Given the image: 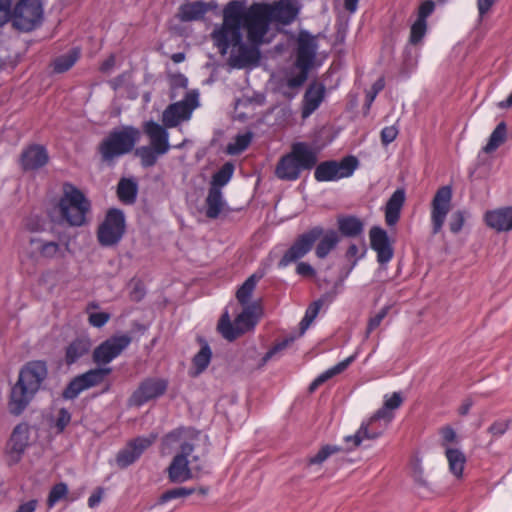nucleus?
I'll return each mask as SVG.
<instances>
[{"mask_svg": "<svg viewBox=\"0 0 512 512\" xmlns=\"http://www.w3.org/2000/svg\"><path fill=\"white\" fill-rule=\"evenodd\" d=\"M270 4L253 3L248 8L239 0L230 1L223 10V23L214 29L211 36L221 55L228 51L226 32H233L237 43L241 40V28L247 31L250 43L262 44L269 31L271 14Z\"/></svg>", "mask_w": 512, "mask_h": 512, "instance_id": "1", "label": "nucleus"}, {"mask_svg": "<svg viewBox=\"0 0 512 512\" xmlns=\"http://www.w3.org/2000/svg\"><path fill=\"white\" fill-rule=\"evenodd\" d=\"M340 240V235L336 230H325L320 225L313 226L296 237L293 244L279 260L278 267L284 268L290 263L303 258L312 250L317 241L315 255L319 259H324L337 247Z\"/></svg>", "mask_w": 512, "mask_h": 512, "instance_id": "2", "label": "nucleus"}, {"mask_svg": "<svg viewBox=\"0 0 512 512\" xmlns=\"http://www.w3.org/2000/svg\"><path fill=\"white\" fill-rule=\"evenodd\" d=\"M43 19L41 0H18L12 8V0H0V27L11 22L12 26L23 32L38 27Z\"/></svg>", "mask_w": 512, "mask_h": 512, "instance_id": "3", "label": "nucleus"}, {"mask_svg": "<svg viewBox=\"0 0 512 512\" xmlns=\"http://www.w3.org/2000/svg\"><path fill=\"white\" fill-rule=\"evenodd\" d=\"M318 161L317 151L306 142H295L290 152L281 156L275 167V176L282 181H296L302 171L314 169Z\"/></svg>", "mask_w": 512, "mask_h": 512, "instance_id": "4", "label": "nucleus"}, {"mask_svg": "<svg viewBox=\"0 0 512 512\" xmlns=\"http://www.w3.org/2000/svg\"><path fill=\"white\" fill-rule=\"evenodd\" d=\"M91 201L83 191L72 183L63 184V195L58 207L61 217L72 227H81L87 223V214L91 211Z\"/></svg>", "mask_w": 512, "mask_h": 512, "instance_id": "5", "label": "nucleus"}, {"mask_svg": "<svg viewBox=\"0 0 512 512\" xmlns=\"http://www.w3.org/2000/svg\"><path fill=\"white\" fill-rule=\"evenodd\" d=\"M140 138V131L133 126L113 129L100 142L98 152L102 161L111 162L115 158L131 152Z\"/></svg>", "mask_w": 512, "mask_h": 512, "instance_id": "6", "label": "nucleus"}, {"mask_svg": "<svg viewBox=\"0 0 512 512\" xmlns=\"http://www.w3.org/2000/svg\"><path fill=\"white\" fill-rule=\"evenodd\" d=\"M317 42L313 35L306 30H301L297 39L296 59L294 65L300 71L297 75L288 78L289 88L301 87L308 79L309 71L313 67L316 54Z\"/></svg>", "mask_w": 512, "mask_h": 512, "instance_id": "7", "label": "nucleus"}, {"mask_svg": "<svg viewBox=\"0 0 512 512\" xmlns=\"http://www.w3.org/2000/svg\"><path fill=\"white\" fill-rule=\"evenodd\" d=\"M126 232L124 212L119 208H110L97 229V240L103 247L117 245Z\"/></svg>", "mask_w": 512, "mask_h": 512, "instance_id": "8", "label": "nucleus"}, {"mask_svg": "<svg viewBox=\"0 0 512 512\" xmlns=\"http://www.w3.org/2000/svg\"><path fill=\"white\" fill-rule=\"evenodd\" d=\"M257 321V317L253 312L252 307L247 306L235 318L234 322H231L228 311H225L218 321L217 330L224 339L232 342L246 332L253 330Z\"/></svg>", "mask_w": 512, "mask_h": 512, "instance_id": "9", "label": "nucleus"}, {"mask_svg": "<svg viewBox=\"0 0 512 512\" xmlns=\"http://www.w3.org/2000/svg\"><path fill=\"white\" fill-rule=\"evenodd\" d=\"M359 161L355 156L349 155L337 160H326L314 167V178L317 182H331L353 175Z\"/></svg>", "mask_w": 512, "mask_h": 512, "instance_id": "10", "label": "nucleus"}, {"mask_svg": "<svg viewBox=\"0 0 512 512\" xmlns=\"http://www.w3.org/2000/svg\"><path fill=\"white\" fill-rule=\"evenodd\" d=\"M226 39L228 49L233 46L237 48V54L232 53L229 57V64L238 69L248 67L250 65H257L261 58V52L259 46L261 44L250 43L247 45L243 42V35L241 34V40L237 43L234 38L233 32H226Z\"/></svg>", "mask_w": 512, "mask_h": 512, "instance_id": "11", "label": "nucleus"}, {"mask_svg": "<svg viewBox=\"0 0 512 512\" xmlns=\"http://www.w3.org/2000/svg\"><path fill=\"white\" fill-rule=\"evenodd\" d=\"M131 342L129 334L110 336L93 350L92 360L98 366H105L121 355Z\"/></svg>", "mask_w": 512, "mask_h": 512, "instance_id": "12", "label": "nucleus"}, {"mask_svg": "<svg viewBox=\"0 0 512 512\" xmlns=\"http://www.w3.org/2000/svg\"><path fill=\"white\" fill-rule=\"evenodd\" d=\"M169 381L160 377L143 379L137 389L129 397V405L141 407L149 401L163 396L168 389Z\"/></svg>", "mask_w": 512, "mask_h": 512, "instance_id": "13", "label": "nucleus"}, {"mask_svg": "<svg viewBox=\"0 0 512 512\" xmlns=\"http://www.w3.org/2000/svg\"><path fill=\"white\" fill-rule=\"evenodd\" d=\"M453 191L450 185L441 186L437 189L431 201V227L432 234L441 232L446 217L451 209Z\"/></svg>", "mask_w": 512, "mask_h": 512, "instance_id": "14", "label": "nucleus"}, {"mask_svg": "<svg viewBox=\"0 0 512 512\" xmlns=\"http://www.w3.org/2000/svg\"><path fill=\"white\" fill-rule=\"evenodd\" d=\"M156 439L157 434L151 433L147 437L139 436L130 440L123 449L118 451L116 455L117 466L120 469H125L135 463Z\"/></svg>", "mask_w": 512, "mask_h": 512, "instance_id": "15", "label": "nucleus"}, {"mask_svg": "<svg viewBox=\"0 0 512 512\" xmlns=\"http://www.w3.org/2000/svg\"><path fill=\"white\" fill-rule=\"evenodd\" d=\"M48 374V364L45 360H31L22 366L17 380L37 393L42 389Z\"/></svg>", "mask_w": 512, "mask_h": 512, "instance_id": "16", "label": "nucleus"}, {"mask_svg": "<svg viewBox=\"0 0 512 512\" xmlns=\"http://www.w3.org/2000/svg\"><path fill=\"white\" fill-rule=\"evenodd\" d=\"M370 247L376 252L377 262L381 266L389 263L394 256V247L386 230L373 226L369 230Z\"/></svg>", "mask_w": 512, "mask_h": 512, "instance_id": "17", "label": "nucleus"}, {"mask_svg": "<svg viewBox=\"0 0 512 512\" xmlns=\"http://www.w3.org/2000/svg\"><path fill=\"white\" fill-rule=\"evenodd\" d=\"M49 159L50 157L45 146L30 144L21 151L18 164L23 172H32L47 165Z\"/></svg>", "mask_w": 512, "mask_h": 512, "instance_id": "18", "label": "nucleus"}, {"mask_svg": "<svg viewBox=\"0 0 512 512\" xmlns=\"http://www.w3.org/2000/svg\"><path fill=\"white\" fill-rule=\"evenodd\" d=\"M29 446V425L25 422L17 424L7 442V454L14 463H18Z\"/></svg>", "mask_w": 512, "mask_h": 512, "instance_id": "19", "label": "nucleus"}, {"mask_svg": "<svg viewBox=\"0 0 512 512\" xmlns=\"http://www.w3.org/2000/svg\"><path fill=\"white\" fill-rule=\"evenodd\" d=\"M325 96V85L317 80L311 81L301 102V117L306 119L311 116L320 107Z\"/></svg>", "mask_w": 512, "mask_h": 512, "instance_id": "20", "label": "nucleus"}, {"mask_svg": "<svg viewBox=\"0 0 512 512\" xmlns=\"http://www.w3.org/2000/svg\"><path fill=\"white\" fill-rule=\"evenodd\" d=\"M35 395V391L17 380L11 388L8 399L9 413L13 416H20L26 410Z\"/></svg>", "mask_w": 512, "mask_h": 512, "instance_id": "21", "label": "nucleus"}, {"mask_svg": "<svg viewBox=\"0 0 512 512\" xmlns=\"http://www.w3.org/2000/svg\"><path fill=\"white\" fill-rule=\"evenodd\" d=\"M92 348V341L88 336H77L64 348L63 362L70 367L87 356Z\"/></svg>", "mask_w": 512, "mask_h": 512, "instance_id": "22", "label": "nucleus"}, {"mask_svg": "<svg viewBox=\"0 0 512 512\" xmlns=\"http://www.w3.org/2000/svg\"><path fill=\"white\" fill-rule=\"evenodd\" d=\"M269 12L272 22L282 25L291 24L300 12V6L291 0H279L270 4Z\"/></svg>", "mask_w": 512, "mask_h": 512, "instance_id": "23", "label": "nucleus"}, {"mask_svg": "<svg viewBox=\"0 0 512 512\" xmlns=\"http://www.w3.org/2000/svg\"><path fill=\"white\" fill-rule=\"evenodd\" d=\"M212 9V5L209 2L196 0L193 2H185L178 8L176 17L181 22H192L204 19L207 12Z\"/></svg>", "mask_w": 512, "mask_h": 512, "instance_id": "24", "label": "nucleus"}, {"mask_svg": "<svg viewBox=\"0 0 512 512\" xmlns=\"http://www.w3.org/2000/svg\"><path fill=\"white\" fill-rule=\"evenodd\" d=\"M144 132L150 138L151 146L156 148L158 152H168L170 148L169 134L164 126L150 120L145 123Z\"/></svg>", "mask_w": 512, "mask_h": 512, "instance_id": "25", "label": "nucleus"}, {"mask_svg": "<svg viewBox=\"0 0 512 512\" xmlns=\"http://www.w3.org/2000/svg\"><path fill=\"white\" fill-rule=\"evenodd\" d=\"M485 222L498 232L512 230V206L487 211Z\"/></svg>", "mask_w": 512, "mask_h": 512, "instance_id": "26", "label": "nucleus"}, {"mask_svg": "<svg viewBox=\"0 0 512 512\" xmlns=\"http://www.w3.org/2000/svg\"><path fill=\"white\" fill-rule=\"evenodd\" d=\"M191 114V108H188L185 102H175L163 111L162 121L165 127L173 128L181 121L190 119Z\"/></svg>", "mask_w": 512, "mask_h": 512, "instance_id": "27", "label": "nucleus"}, {"mask_svg": "<svg viewBox=\"0 0 512 512\" xmlns=\"http://www.w3.org/2000/svg\"><path fill=\"white\" fill-rule=\"evenodd\" d=\"M374 424L375 423H372L370 418L367 423L361 424L360 428L354 435L345 436L344 442L347 444V450L351 451L359 447L365 439L375 440L379 438L382 435L383 430L374 429Z\"/></svg>", "mask_w": 512, "mask_h": 512, "instance_id": "28", "label": "nucleus"}, {"mask_svg": "<svg viewBox=\"0 0 512 512\" xmlns=\"http://www.w3.org/2000/svg\"><path fill=\"white\" fill-rule=\"evenodd\" d=\"M190 461L182 456H174L167 467L168 479L171 483H183L193 477L192 470L189 467Z\"/></svg>", "mask_w": 512, "mask_h": 512, "instance_id": "29", "label": "nucleus"}, {"mask_svg": "<svg viewBox=\"0 0 512 512\" xmlns=\"http://www.w3.org/2000/svg\"><path fill=\"white\" fill-rule=\"evenodd\" d=\"M405 197V190L398 188L388 199L385 207V221L388 226H394L399 221Z\"/></svg>", "mask_w": 512, "mask_h": 512, "instance_id": "30", "label": "nucleus"}, {"mask_svg": "<svg viewBox=\"0 0 512 512\" xmlns=\"http://www.w3.org/2000/svg\"><path fill=\"white\" fill-rule=\"evenodd\" d=\"M338 234L346 238H356L363 234L364 223L354 215H340L337 217Z\"/></svg>", "mask_w": 512, "mask_h": 512, "instance_id": "31", "label": "nucleus"}, {"mask_svg": "<svg viewBox=\"0 0 512 512\" xmlns=\"http://www.w3.org/2000/svg\"><path fill=\"white\" fill-rule=\"evenodd\" d=\"M313 320L306 315L302 318V320L299 323V333L298 335H290L282 339L281 341L275 343L263 356L262 361L263 363H266L269 361L274 355L279 353L280 351L286 349L290 344H292L297 337H300L304 335L306 330L309 328V326L312 324Z\"/></svg>", "mask_w": 512, "mask_h": 512, "instance_id": "32", "label": "nucleus"}, {"mask_svg": "<svg viewBox=\"0 0 512 512\" xmlns=\"http://www.w3.org/2000/svg\"><path fill=\"white\" fill-rule=\"evenodd\" d=\"M403 403V398L400 392H394L389 398H386L383 406L378 409L371 417V422L376 423L383 420L386 424L391 422L394 414L393 410L399 408Z\"/></svg>", "mask_w": 512, "mask_h": 512, "instance_id": "33", "label": "nucleus"}, {"mask_svg": "<svg viewBox=\"0 0 512 512\" xmlns=\"http://www.w3.org/2000/svg\"><path fill=\"white\" fill-rule=\"evenodd\" d=\"M138 195V184L133 178H121L117 185V197L126 205L136 202Z\"/></svg>", "mask_w": 512, "mask_h": 512, "instance_id": "34", "label": "nucleus"}, {"mask_svg": "<svg viewBox=\"0 0 512 512\" xmlns=\"http://www.w3.org/2000/svg\"><path fill=\"white\" fill-rule=\"evenodd\" d=\"M445 456L449 464L450 472L458 479L462 478L463 470L466 464L465 454L457 448L447 447Z\"/></svg>", "mask_w": 512, "mask_h": 512, "instance_id": "35", "label": "nucleus"}, {"mask_svg": "<svg viewBox=\"0 0 512 512\" xmlns=\"http://www.w3.org/2000/svg\"><path fill=\"white\" fill-rule=\"evenodd\" d=\"M225 202L221 190L209 188L206 197V216L210 219H216L223 211Z\"/></svg>", "mask_w": 512, "mask_h": 512, "instance_id": "36", "label": "nucleus"}, {"mask_svg": "<svg viewBox=\"0 0 512 512\" xmlns=\"http://www.w3.org/2000/svg\"><path fill=\"white\" fill-rule=\"evenodd\" d=\"M81 52L78 47L70 49L66 54L60 55L52 63L55 73H64L70 70L80 58Z\"/></svg>", "mask_w": 512, "mask_h": 512, "instance_id": "37", "label": "nucleus"}, {"mask_svg": "<svg viewBox=\"0 0 512 512\" xmlns=\"http://www.w3.org/2000/svg\"><path fill=\"white\" fill-rule=\"evenodd\" d=\"M212 358V351L209 344L203 341V345L200 350L195 354L192 359V365L194 372H191V376L196 377L203 373L210 364Z\"/></svg>", "mask_w": 512, "mask_h": 512, "instance_id": "38", "label": "nucleus"}, {"mask_svg": "<svg viewBox=\"0 0 512 512\" xmlns=\"http://www.w3.org/2000/svg\"><path fill=\"white\" fill-rule=\"evenodd\" d=\"M111 372L112 368L110 367L98 366L79 375L86 389H90L100 385Z\"/></svg>", "mask_w": 512, "mask_h": 512, "instance_id": "39", "label": "nucleus"}, {"mask_svg": "<svg viewBox=\"0 0 512 512\" xmlns=\"http://www.w3.org/2000/svg\"><path fill=\"white\" fill-rule=\"evenodd\" d=\"M506 137L507 126L506 123L502 121L495 127L488 139L487 144L482 148V151L486 154L494 152L506 141Z\"/></svg>", "mask_w": 512, "mask_h": 512, "instance_id": "40", "label": "nucleus"}, {"mask_svg": "<svg viewBox=\"0 0 512 512\" xmlns=\"http://www.w3.org/2000/svg\"><path fill=\"white\" fill-rule=\"evenodd\" d=\"M260 278H261V276L252 274L237 289L236 298L241 305L246 306L250 303L252 293L255 290L257 282L260 280Z\"/></svg>", "mask_w": 512, "mask_h": 512, "instance_id": "41", "label": "nucleus"}, {"mask_svg": "<svg viewBox=\"0 0 512 512\" xmlns=\"http://www.w3.org/2000/svg\"><path fill=\"white\" fill-rule=\"evenodd\" d=\"M234 170L235 166L232 162H225L221 168L213 174L210 188L221 190L232 178Z\"/></svg>", "mask_w": 512, "mask_h": 512, "instance_id": "42", "label": "nucleus"}, {"mask_svg": "<svg viewBox=\"0 0 512 512\" xmlns=\"http://www.w3.org/2000/svg\"><path fill=\"white\" fill-rule=\"evenodd\" d=\"M344 449L338 445L327 444L320 448V450L311 457L307 458V467L321 466L330 456L342 452Z\"/></svg>", "mask_w": 512, "mask_h": 512, "instance_id": "43", "label": "nucleus"}, {"mask_svg": "<svg viewBox=\"0 0 512 512\" xmlns=\"http://www.w3.org/2000/svg\"><path fill=\"white\" fill-rule=\"evenodd\" d=\"M199 432L193 428L186 427H178L167 433L163 439L162 443L166 446H171L177 442H179L183 437H192L196 438Z\"/></svg>", "mask_w": 512, "mask_h": 512, "instance_id": "44", "label": "nucleus"}, {"mask_svg": "<svg viewBox=\"0 0 512 512\" xmlns=\"http://www.w3.org/2000/svg\"><path fill=\"white\" fill-rule=\"evenodd\" d=\"M153 146H141L136 149L135 155L141 159V165L144 168L152 167L156 164L158 155H163Z\"/></svg>", "mask_w": 512, "mask_h": 512, "instance_id": "45", "label": "nucleus"}, {"mask_svg": "<svg viewBox=\"0 0 512 512\" xmlns=\"http://www.w3.org/2000/svg\"><path fill=\"white\" fill-rule=\"evenodd\" d=\"M87 390L80 375L75 376L73 379L69 381L66 387L63 389L61 393V397L64 400H74L76 399L83 391Z\"/></svg>", "mask_w": 512, "mask_h": 512, "instance_id": "46", "label": "nucleus"}, {"mask_svg": "<svg viewBox=\"0 0 512 512\" xmlns=\"http://www.w3.org/2000/svg\"><path fill=\"white\" fill-rule=\"evenodd\" d=\"M31 245L38 244V252L44 258H53L60 250V246L55 241H44L38 238L30 240Z\"/></svg>", "mask_w": 512, "mask_h": 512, "instance_id": "47", "label": "nucleus"}, {"mask_svg": "<svg viewBox=\"0 0 512 512\" xmlns=\"http://www.w3.org/2000/svg\"><path fill=\"white\" fill-rule=\"evenodd\" d=\"M195 492L194 488H187V487H176L169 490H166L161 494V496L158 498L157 503L159 505L165 504L171 500L178 499V498H184L187 496L192 495Z\"/></svg>", "mask_w": 512, "mask_h": 512, "instance_id": "48", "label": "nucleus"}, {"mask_svg": "<svg viewBox=\"0 0 512 512\" xmlns=\"http://www.w3.org/2000/svg\"><path fill=\"white\" fill-rule=\"evenodd\" d=\"M252 133L246 132L243 134H238L235 137V142L233 144H229L227 151L231 155H237L246 150L249 146V144L252 141Z\"/></svg>", "mask_w": 512, "mask_h": 512, "instance_id": "49", "label": "nucleus"}, {"mask_svg": "<svg viewBox=\"0 0 512 512\" xmlns=\"http://www.w3.org/2000/svg\"><path fill=\"white\" fill-rule=\"evenodd\" d=\"M68 494V486L64 482L56 483L52 486L49 491L47 498V506L48 508H52L55 506L57 502L64 499Z\"/></svg>", "mask_w": 512, "mask_h": 512, "instance_id": "50", "label": "nucleus"}, {"mask_svg": "<svg viewBox=\"0 0 512 512\" xmlns=\"http://www.w3.org/2000/svg\"><path fill=\"white\" fill-rule=\"evenodd\" d=\"M427 32V21L416 19L410 29L409 43L412 45L419 44Z\"/></svg>", "mask_w": 512, "mask_h": 512, "instance_id": "51", "label": "nucleus"}, {"mask_svg": "<svg viewBox=\"0 0 512 512\" xmlns=\"http://www.w3.org/2000/svg\"><path fill=\"white\" fill-rule=\"evenodd\" d=\"M71 413L68 409L62 407L58 410L57 416L54 421V428L57 434H61L65 431L66 427L71 422Z\"/></svg>", "mask_w": 512, "mask_h": 512, "instance_id": "52", "label": "nucleus"}, {"mask_svg": "<svg viewBox=\"0 0 512 512\" xmlns=\"http://www.w3.org/2000/svg\"><path fill=\"white\" fill-rule=\"evenodd\" d=\"M390 310V306L386 305L380 309L378 313H376L373 317H370L368 320L367 328H366V337L368 338L372 331H374L377 327L380 326L383 319L387 316Z\"/></svg>", "mask_w": 512, "mask_h": 512, "instance_id": "53", "label": "nucleus"}, {"mask_svg": "<svg viewBox=\"0 0 512 512\" xmlns=\"http://www.w3.org/2000/svg\"><path fill=\"white\" fill-rule=\"evenodd\" d=\"M510 424V419L496 420L489 426L488 433H490L495 438H499L507 432V430L510 427Z\"/></svg>", "mask_w": 512, "mask_h": 512, "instance_id": "54", "label": "nucleus"}, {"mask_svg": "<svg viewBox=\"0 0 512 512\" xmlns=\"http://www.w3.org/2000/svg\"><path fill=\"white\" fill-rule=\"evenodd\" d=\"M366 249L359 254V248L356 244L352 243L349 245L345 252V258L351 262L350 268L347 272V275L353 270V268L357 265L358 261L365 256Z\"/></svg>", "mask_w": 512, "mask_h": 512, "instance_id": "55", "label": "nucleus"}, {"mask_svg": "<svg viewBox=\"0 0 512 512\" xmlns=\"http://www.w3.org/2000/svg\"><path fill=\"white\" fill-rule=\"evenodd\" d=\"M385 83L383 78H379L374 82V84L371 87V90L366 93L365 96V104L364 108L366 110H369L373 101L375 100L376 96L379 92H381L384 89Z\"/></svg>", "mask_w": 512, "mask_h": 512, "instance_id": "56", "label": "nucleus"}, {"mask_svg": "<svg viewBox=\"0 0 512 512\" xmlns=\"http://www.w3.org/2000/svg\"><path fill=\"white\" fill-rule=\"evenodd\" d=\"M355 359H356V354H353V355L347 357L346 359L340 361L333 367L329 368L328 370H326L325 374L330 379V378L342 373L343 371H345L355 361Z\"/></svg>", "mask_w": 512, "mask_h": 512, "instance_id": "57", "label": "nucleus"}, {"mask_svg": "<svg viewBox=\"0 0 512 512\" xmlns=\"http://www.w3.org/2000/svg\"><path fill=\"white\" fill-rule=\"evenodd\" d=\"M465 223V212L461 210L455 211L449 221V229L453 234L459 233Z\"/></svg>", "mask_w": 512, "mask_h": 512, "instance_id": "58", "label": "nucleus"}, {"mask_svg": "<svg viewBox=\"0 0 512 512\" xmlns=\"http://www.w3.org/2000/svg\"><path fill=\"white\" fill-rule=\"evenodd\" d=\"M399 133L398 128L395 125L386 126L380 132V139L383 146H388L392 143Z\"/></svg>", "mask_w": 512, "mask_h": 512, "instance_id": "59", "label": "nucleus"}, {"mask_svg": "<svg viewBox=\"0 0 512 512\" xmlns=\"http://www.w3.org/2000/svg\"><path fill=\"white\" fill-rule=\"evenodd\" d=\"M440 435L442 439L441 445L445 447V449L448 447V444L458 442V437L455 430L449 425L440 429Z\"/></svg>", "mask_w": 512, "mask_h": 512, "instance_id": "60", "label": "nucleus"}, {"mask_svg": "<svg viewBox=\"0 0 512 512\" xmlns=\"http://www.w3.org/2000/svg\"><path fill=\"white\" fill-rule=\"evenodd\" d=\"M110 319V314L107 312L91 313L88 317L89 324L95 328L103 327Z\"/></svg>", "mask_w": 512, "mask_h": 512, "instance_id": "61", "label": "nucleus"}, {"mask_svg": "<svg viewBox=\"0 0 512 512\" xmlns=\"http://www.w3.org/2000/svg\"><path fill=\"white\" fill-rule=\"evenodd\" d=\"M435 9V3L432 0H426L421 3L418 8L417 19L421 21H426V19L433 13Z\"/></svg>", "mask_w": 512, "mask_h": 512, "instance_id": "62", "label": "nucleus"}, {"mask_svg": "<svg viewBox=\"0 0 512 512\" xmlns=\"http://www.w3.org/2000/svg\"><path fill=\"white\" fill-rule=\"evenodd\" d=\"M323 305H324L323 297L313 301L307 307V309L305 311V315L314 321Z\"/></svg>", "mask_w": 512, "mask_h": 512, "instance_id": "63", "label": "nucleus"}, {"mask_svg": "<svg viewBox=\"0 0 512 512\" xmlns=\"http://www.w3.org/2000/svg\"><path fill=\"white\" fill-rule=\"evenodd\" d=\"M296 273L304 278H313L316 275L315 269L307 262H299L296 267Z\"/></svg>", "mask_w": 512, "mask_h": 512, "instance_id": "64", "label": "nucleus"}]
</instances>
